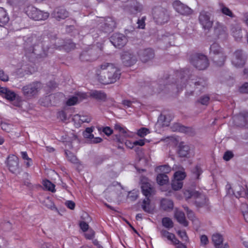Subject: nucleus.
<instances>
[{
  "mask_svg": "<svg viewBox=\"0 0 248 248\" xmlns=\"http://www.w3.org/2000/svg\"><path fill=\"white\" fill-rule=\"evenodd\" d=\"M120 75L119 69L113 64L104 62L96 68L94 78L100 83L107 85L115 82Z\"/></svg>",
  "mask_w": 248,
  "mask_h": 248,
  "instance_id": "1",
  "label": "nucleus"
},
{
  "mask_svg": "<svg viewBox=\"0 0 248 248\" xmlns=\"http://www.w3.org/2000/svg\"><path fill=\"white\" fill-rule=\"evenodd\" d=\"M210 53L213 55V61L217 65L221 66L224 64L226 56L217 44L214 43L211 46Z\"/></svg>",
  "mask_w": 248,
  "mask_h": 248,
  "instance_id": "2",
  "label": "nucleus"
},
{
  "mask_svg": "<svg viewBox=\"0 0 248 248\" xmlns=\"http://www.w3.org/2000/svg\"><path fill=\"white\" fill-rule=\"evenodd\" d=\"M26 12L29 17L35 20H46L49 16L48 13L40 11L32 6H28Z\"/></svg>",
  "mask_w": 248,
  "mask_h": 248,
  "instance_id": "3",
  "label": "nucleus"
},
{
  "mask_svg": "<svg viewBox=\"0 0 248 248\" xmlns=\"http://www.w3.org/2000/svg\"><path fill=\"white\" fill-rule=\"evenodd\" d=\"M43 85L40 82H33L22 88V91L25 95L32 97L37 95L42 89Z\"/></svg>",
  "mask_w": 248,
  "mask_h": 248,
  "instance_id": "4",
  "label": "nucleus"
},
{
  "mask_svg": "<svg viewBox=\"0 0 248 248\" xmlns=\"http://www.w3.org/2000/svg\"><path fill=\"white\" fill-rule=\"evenodd\" d=\"M153 16L154 19L158 24L164 23L169 19L167 11L161 7H157L153 9Z\"/></svg>",
  "mask_w": 248,
  "mask_h": 248,
  "instance_id": "5",
  "label": "nucleus"
},
{
  "mask_svg": "<svg viewBox=\"0 0 248 248\" xmlns=\"http://www.w3.org/2000/svg\"><path fill=\"white\" fill-rule=\"evenodd\" d=\"M191 63L198 69L202 70L206 69L209 65L207 57L202 54H197L193 56Z\"/></svg>",
  "mask_w": 248,
  "mask_h": 248,
  "instance_id": "6",
  "label": "nucleus"
},
{
  "mask_svg": "<svg viewBox=\"0 0 248 248\" xmlns=\"http://www.w3.org/2000/svg\"><path fill=\"white\" fill-rule=\"evenodd\" d=\"M200 23L204 30H209L213 25V20L211 19L210 14L206 11H202L199 16Z\"/></svg>",
  "mask_w": 248,
  "mask_h": 248,
  "instance_id": "7",
  "label": "nucleus"
},
{
  "mask_svg": "<svg viewBox=\"0 0 248 248\" xmlns=\"http://www.w3.org/2000/svg\"><path fill=\"white\" fill-rule=\"evenodd\" d=\"M246 57L241 50H236L233 54L232 62L236 67H242L245 64Z\"/></svg>",
  "mask_w": 248,
  "mask_h": 248,
  "instance_id": "8",
  "label": "nucleus"
},
{
  "mask_svg": "<svg viewBox=\"0 0 248 248\" xmlns=\"http://www.w3.org/2000/svg\"><path fill=\"white\" fill-rule=\"evenodd\" d=\"M127 39L125 36L121 33H114L110 38V42L114 46L117 47L123 46L126 43Z\"/></svg>",
  "mask_w": 248,
  "mask_h": 248,
  "instance_id": "9",
  "label": "nucleus"
},
{
  "mask_svg": "<svg viewBox=\"0 0 248 248\" xmlns=\"http://www.w3.org/2000/svg\"><path fill=\"white\" fill-rule=\"evenodd\" d=\"M175 10L183 15H188L192 13V10L186 5L183 4L179 0H175L173 3Z\"/></svg>",
  "mask_w": 248,
  "mask_h": 248,
  "instance_id": "10",
  "label": "nucleus"
},
{
  "mask_svg": "<svg viewBox=\"0 0 248 248\" xmlns=\"http://www.w3.org/2000/svg\"><path fill=\"white\" fill-rule=\"evenodd\" d=\"M214 29V35L217 38L221 40H223L226 38L227 33L226 32V29L222 24L218 22H216Z\"/></svg>",
  "mask_w": 248,
  "mask_h": 248,
  "instance_id": "11",
  "label": "nucleus"
},
{
  "mask_svg": "<svg viewBox=\"0 0 248 248\" xmlns=\"http://www.w3.org/2000/svg\"><path fill=\"white\" fill-rule=\"evenodd\" d=\"M88 97L87 93H78L75 96L70 97L66 102L68 106H74Z\"/></svg>",
  "mask_w": 248,
  "mask_h": 248,
  "instance_id": "12",
  "label": "nucleus"
},
{
  "mask_svg": "<svg viewBox=\"0 0 248 248\" xmlns=\"http://www.w3.org/2000/svg\"><path fill=\"white\" fill-rule=\"evenodd\" d=\"M6 163L9 170L13 173L18 168V158L14 155L7 157Z\"/></svg>",
  "mask_w": 248,
  "mask_h": 248,
  "instance_id": "13",
  "label": "nucleus"
},
{
  "mask_svg": "<svg viewBox=\"0 0 248 248\" xmlns=\"http://www.w3.org/2000/svg\"><path fill=\"white\" fill-rule=\"evenodd\" d=\"M141 61L144 62L152 59L155 56L153 50L150 48L140 50L139 53Z\"/></svg>",
  "mask_w": 248,
  "mask_h": 248,
  "instance_id": "14",
  "label": "nucleus"
},
{
  "mask_svg": "<svg viewBox=\"0 0 248 248\" xmlns=\"http://www.w3.org/2000/svg\"><path fill=\"white\" fill-rule=\"evenodd\" d=\"M123 63L126 66H130L136 62V57L129 52H124L121 56Z\"/></svg>",
  "mask_w": 248,
  "mask_h": 248,
  "instance_id": "15",
  "label": "nucleus"
},
{
  "mask_svg": "<svg viewBox=\"0 0 248 248\" xmlns=\"http://www.w3.org/2000/svg\"><path fill=\"white\" fill-rule=\"evenodd\" d=\"M141 188L143 194L146 198H150L154 193V188L152 185L148 182H143Z\"/></svg>",
  "mask_w": 248,
  "mask_h": 248,
  "instance_id": "16",
  "label": "nucleus"
},
{
  "mask_svg": "<svg viewBox=\"0 0 248 248\" xmlns=\"http://www.w3.org/2000/svg\"><path fill=\"white\" fill-rule=\"evenodd\" d=\"M246 186H242L240 185H235L233 186L232 192L236 198L244 197L246 195Z\"/></svg>",
  "mask_w": 248,
  "mask_h": 248,
  "instance_id": "17",
  "label": "nucleus"
},
{
  "mask_svg": "<svg viewBox=\"0 0 248 248\" xmlns=\"http://www.w3.org/2000/svg\"><path fill=\"white\" fill-rule=\"evenodd\" d=\"M68 16V12L65 9L62 8H57L53 13L54 17L58 20L65 19Z\"/></svg>",
  "mask_w": 248,
  "mask_h": 248,
  "instance_id": "18",
  "label": "nucleus"
},
{
  "mask_svg": "<svg viewBox=\"0 0 248 248\" xmlns=\"http://www.w3.org/2000/svg\"><path fill=\"white\" fill-rule=\"evenodd\" d=\"M0 93L4 94L5 98L9 101H14L16 98V94L15 93L6 88L0 87Z\"/></svg>",
  "mask_w": 248,
  "mask_h": 248,
  "instance_id": "19",
  "label": "nucleus"
},
{
  "mask_svg": "<svg viewBox=\"0 0 248 248\" xmlns=\"http://www.w3.org/2000/svg\"><path fill=\"white\" fill-rule=\"evenodd\" d=\"M174 217L177 221L184 226H188V222L186 221L185 214L181 211L176 209L175 212Z\"/></svg>",
  "mask_w": 248,
  "mask_h": 248,
  "instance_id": "20",
  "label": "nucleus"
},
{
  "mask_svg": "<svg viewBox=\"0 0 248 248\" xmlns=\"http://www.w3.org/2000/svg\"><path fill=\"white\" fill-rule=\"evenodd\" d=\"M161 237L167 238L168 240L172 242L173 244L178 243L179 240L175 237V235L165 230L160 231Z\"/></svg>",
  "mask_w": 248,
  "mask_h": 248,
  "instance_id": "21",
  "label": "nucleus"
},
{
  "mask_svg": "<svg viewBox=\"0 0 248 248\" xmlns=\"http://www.w3.org/2000/svg\"><path fill=\"white\" fill-rule=\"evenodd\" d=\"M90 94L91 97L98 100L105 101L107 99V94L101 91H93Z\"/></svg>",
  "mask_w": 248,
  "mask_h": 248,
  "instance_id": "22",
  "label": "nucleus"
},
{
  "mask_svg": "<svg viewBox=\"0 0 248 248\" xmlns=\"http://www.w3.org/2000/svg\"><path fill=\"white\" fill-rule=\"evenodd\" d=\"M104 31L106 32H110L115 27L116 23L111 17H108L104 23Z\"/></svg>",
  "mask_w": 248,
  "mask_h": 248,
  "instance_id": "23",
  "label": "nucleus"
},
{
  "mask_svg": "<svg viewBox=\"0 0 248 248\" xmlns=\"http://www.w3.org/2000/svg\"><path fill=\"white\" fill-rule=\"evenodd\" d=\"M178 154L181 157H187L190 154V147L187 145L180 144Z\"/></svg>",
  "mask_w": 248,
  "mask_h": 248,
  "instance_id": "24",
  "label": "nucleus"
},
{
  "mask_svg": "<svg viewBox=\"0 0 248 248\" xmlns=\"http://www.w3.org/2000/svg\"><path fill=\"white\" fill-rule=\"evenodd\" d=\"M212 241L216 248H220L222 245L223 238L221 234L218 233H216L212 235Z\"/></svg>",
  "mask_w": 248,
  "mask_h": 248,
  "instance_id": "25",
  "label": "nucleus"
},
{
  "mask_svg": "<svg viewBox=\"0 0 248 248\" xmlns=\"http://www.w3.org/2000/svg\"><path fill=\"white\" fill-rule=\"evenodd\" d=\"M9 18L5 10L0 7V26H3L9 21Z\"/></svg>",
  "mask_w": 248,
  "mask_h": 248,
  "instance_id": "26",
  "label": "nucleus"
},
{
  "mask_svg": "<svg viewBox=\"0 0 248 248\" xmlns=\"http://www.w3.org/2000/svg\"><path fill=\"white\" fill-rule=\"evenodd\" d=\"M195 204L197 207H206L208 206V200L204 195H200L195 201Z\"/></svg>",
  "mask_w": 248,
  "mask_h": 248,
  "instance_id": "27",
  "label": "nucleus"
},
{
  "mask_svg": "<svg viewBox=\"0 0 248 248\" xmlns=\"http://www.w3.org/2000/svg\"><path fill=\"white\" fill-rule=\"evenodd\" d=\"M173 207V203L172 201L168 199H163L161 201V207L164 210L172 209Z\"/></svg>",
  "mask_w": 248,
  "mask_h": 248,
  "instance_id": "28",
  "label": "nucleus"
},
{
  "mask_svg": "<svg viewBox=\"0 0 248 248\" xmlns=\"http://www.w3.org/2000/svg\"><path fill=\"white\" fill-rule=\"evenodd\" d=\"M169 177L165 174H159L156 177V181L160 186L166 185L169 183Z\"/></svg>",
  "mask_w": 248,
  "mask_h": 248,
  "instance_id": "29",
  "label": "nucleus"
},
{
  "mask_svg": "<svg viewBox=\"0 0 248 248\" xmlns=\"http://www.w3.org/2000/svg\"><path fill=\"white\" fill-rule=\"evenodd\" d=\"M183 183L182 181L174 178L171 182V187L174 190H178L183 187Z\"/></svg>",
  "mask_w": 248,
  "mask_h": 248,
  "instance_id": "30",
  "label": "nucleus"
},
{
  "mask_svg": "<svg viewBox=\"0 0 248 248\" xmlns=\"http://www.w3.org/2000/svg\"><path fill=\"white\" fill-rule=\"evenodd\" d=\"M162 225L166 228L170 229L173 227V223L169 217H164L162 219Z\"/></svg>",
  "mask_w": 248,
  "mask_h": 248,
  "instance_id": "31",
  "label": "nucleus"
},
{
  "mask_svg": "<svg viewBox=\"0 0 248 248\" xmlns=\"http://www.w3.org/2000/svg\"><path fill=\"white\" fill-rule=\"evenodd\" d=\"M142 209L148 213H150L152 209L150 205V199L149 198H146L143 200L141 204Z\"/></svg>",
  "mask_w": 248,
  "mask_h": 248,
  "instance_id": "32",
  "label": "nucleus"
},
{
  "mask_svg": "<svg viewBox=\"0 0 248 248\" xmlns=\"http://www.w3.org/2000/svg\"><path fill=\"white\" fill-rule=\"evenodd\" d=\"M219 7L220 11L224 15L231 17L233 16V15L232 12L228 7H226L223 4L220 3Z\"/></svg>",
  "mask_w": 248,
  "mask_h": 248,
  "instance_id": "33",
  "label": "nucleus"
},
{
  "mask_svg": "<svg viewBox=\"0 0 248 248\" xmlns=\"http://www.w3.org/2000/svg\"><path fill=\"white\" fill-rule=\"evenodd\" d=\"M43 184L44 187L47 190L52 192L55 191V185L53 184H52L50 181L47 180H44L43 181Z\"/></svg>",
  "mask_w": 248,
  "mask_h": 248,
  "instance_id": "34",
  "label": "nucleus"
},
{
  "mask_svg": "<svg viewBox=\"0 0 248 248\" xmlns=\"http://www.w3.org/2000/svg\"><path fill=\"white\" fill-rule=\"evenodd\" d=\"M65 154L68 161L74 164L78 163V159L74 154L70 151H66Z\"/></svg>",
  "mask_w": 248,
  "mask_h": 248,
  "instance_id": "35",
  "label": "nucleus"
},
{
  "mask_svg": "<svg viewBox=\"0 0 248 248\" xmlns=\"http://www.w3.org/2000/svg\"><path fill=\"white\" fill-rule=\"evenodd\" d=\"M186 176V174L184 169H183L182 170L177 171L174 174V178L181 181H182L185 178Z\"/></svg>",
  "mask_w": 248,
  "mask_h": 248,
  "instance_id": "36",
  "label": "nucleus"
},
{
  "mask_svg": "<svg viewBox=\"0 0 248 248\" xmlns=\"http://www.w3.org/2000/svg\"><path fill=\"white\" fill-rule=\"evenodd\" d=\"M150 133V132L149 129L145 127H142L137 131V134L139 137L143 138Z\"/></svg>",
  "mask_w": 248,
  "mask_h": 248,
  "instance_id": "37",
  "label": "nucleus"
},
{
  "mask_svg": "<svg viewBox=\"0 0 248 248\" xmlns=\"http://www.w3.org/2000/svg\"><path fill=\"white\" fill-rule=\"evenodd\" d=\"M21 157L25 160V163L28 167L30 166L32 164V160L29 157L26 152H21Z\"/></svg>",
  "mask_w": 248,
  "mask_h": 248,
  "instance_id": "38",
  "label": "nucleus"
},
{
  "mask_svg": "<svg viewBox=\"0 0 248 248\" xmlns=\"http://www.w3.org/2000/svg\"><path fill=\"white\" fill-rule=\"evenodd\" d=\"M192 172L193 173V179H198L200 174L202 173V171L201 168L197 166L193 169Z\"/></svg>",
  "mask_w": 248,
  "mask_h": 248,
  "instance_id": "39",
  "label": "nucleus"
},
{
  "mask_svg": "<svg viewBox=\"0 0 248 248\" xmlns=\"http://www.w3.org/2000/svg\"><path fill=\"white\" fill-rule=\"evenodd\" d=\"M170 170H171L170 167H169L168 165H166L159 166L156 169V170L157 171H160L161 172H162V173H163V174L168 173L170 171Z\"/></svg>",
  "mask_w": 248,
  "mask_h": 248,
  "instance_id": "40",
  "label": "nucleus"
},
{
  "mask_svg": "<svg viewBox=\"0 0 248 248\" xmlns=\"http://www.w3.org/2000/svg\"><path fill=\"white\" fill-rule=\"evenodd\" d=\"M93 132V129L92 127L86 128L85 131L83 133V135L85 138L87 139L93 138V134H92Z\"/></svg>",
  "mask_w": 248,
  "mask_h": 248,
  "instance_id": "41",
  "label": "nucleus"
},
{
  "mask_svg": "<svg viewBox=\"0 0 248 248\" xmlns=\"http://www.w3.org/2000/svg\"><path fill=\"white\" fill-rule=\"evenodd\" d=\"M73 121L75 123L76 127H78L81 124V115L76 114L73 117Z\"/></svg>",
  "mask_w": 248,
  "mask_h": 248,
  "instance_id": "42",
  "label": "nucleus"
},
{
  "mask_svg": "<svg viewBox=\"0 0 248 248\" xmlns=\"http://www.w3.org/2000/svg\"><path fill=\"white\" fill-rule=\"evenodd\" d=\"M114 129L123 134H125L127 131V129L122 126L120 124H115Z\"/></svg>",
  "mask_w": 248,
  "mask_h": 248,
  "instance_id": "43",
  "label": "nucleus"
},
{
  "mask_svg": "<svg viewBox=\"0 0 248 248\" xmlns=\"http://www.w3.org/2000/svg\"><path fill=\"white\" fill-rule=\"evenodd\" d=\"M210 98L207 95H205L201 97L200 99L199 102L203 105H207L209 102Z\"/></svg>",
  "mask_w": 248,
  "mask_h": 248,
  "instance_id": "44",
  "label": "nucleus"
},
{
  "mask_svg": "<svg viewBox=\"0 0 248 248\" xmlns=\"http://www.w3.org/2000/svg\"><path fill=\"white\" fill-rule=\"evenodd\" d=\"M58 117L62 121H66L68 120L66 114L63 111H61L58 112Z\"/></svg>",
  "mask_w": 248,
  "mask_h": 248,
  "instance_id": "45",
  "label": "nucleus"
},
{
  "mask_svg": "<svg viewBox=\"0 0 248 248\" xmlns=\"http://www.w3.org/2000/svg\"><path fill=\"white\" fill-rule=\"evenodd\" d=\"M185 210L186 211L188 217L192 220H194L195 218V216L194 213L192 211L189 210L187 207H184Z\"/></svg>",
  "mask_w": 248,
  "mask_h": 248,
  "instance_id": "46",
  "label": "nucleus"
},
{
  "mask_svg": "<svg viewBox=\"0 0 248 248\" xmlns=\"http://www.w3.org/2000/svg\"><path fill=\"white\" fill-rule=\"evenodd\" d=\"M0 79L3 81L6 82L8 81V76L2 70L0 69Z\"/></svg>",
  "mask_w": 248,
  "mask_h": 248,
  "instance_id": "47",
  "label": "nucleus"
},
{
  "mask_svg": "<svg viewBox=\"0 0 248 248\" xmlns=\"http://www.w3.org/2000/svg\"><path fill=\"white\" fill-rule=\"evenodd\" d=\"M45 206L49 209H53L54 208V204L53 202L49 198H47L45 201Z\"/></svg>",
  "mask_w": 248,
  "mask_h": 248,
  "instance_id": "48",
  "label": "nucleus"
},
{
  "mask_svg": "<svg viewBox=\"0 0 248 248\" xmlns=\"http://www.w3.org/2000/svg\"><path fill=\"white\" fill-rule=\"evenodd\" d=\"M177 233L178 234L182 239L183 241H187L188 237L185 231H178Z\"/></svg>",
  "mask_w": 248,
  "mask_h": 248,
  "instance_id": "49",
  "label": "nucleus"
},
{
  "mask_svg": "<svg viewBox=\"0 0 248 248\" xmlns=\"http://www.w3.org/2000/svg\"><path fill=\"white\" fill-rule=\"evenodd\" d=\"M2 130L8 132L10 131L11 125L6 123H1L0 124Z\"/></svg>",
  "mask_w": 248,
  "mask_h": 248,
  "instance_id": "50",
  "label": "nucleus"
},
{
  "mask_svg": "<svg viewBox=\"0 0 248 248\" xmlns=\"http://www.w3.org/2000/svg\"><path fill=\"white\" fill-rule=\"evenodd\" d=\"M233 154L231 151L226 152L224 155L223 158L226 161H229L233 157Z\"/></svg>",
  "mask_w": 248,
  "mask_h": 248,
  "instance_id": "51",
  "label": "nucleus"
},
{
  "mask_svg": "<svg viewBox=\"0 0 248 248\" xmlns=\"http://www.w3.org/2000/svg\"><path fill=\"white\" fill-rule=\"evenodd\" d=\"M91 121V117L88 115H81V124L83 123H89Z\"/></svg>",
  "mask_w": 248,
  "mask_h": 248,
  "instance_id": "52",
  "label": "nucleus"
},
{
  "mask_svg": "<svg viewBox=\"0 0 248 248\" xmlns=\"http://www.w3.org/2000/svg\"><path fill=\"white\" fill-rule=\"evenodd\" d=\"M145 18V17H142L141 19L138 20L137 23L139 28L143 29L144 28Z\"/></svg>",
  "mask_w": 248,
  "mask_h": 248,
  "instance_id": "53",
  "label": "nucleus"
},
{
  "mask_svg": "<svg viewBox=\"0 0 248 248\" xmlns=\"http://www.w3.org/2000/svg\"><path fill=\"white\" fill-rule=\"evenodd\" d=\"M64 48L67 50H70L75 47V44L73 42H69L68 43L64 45Z\"/></svg>",
  "mask_w": 248,
  "mask_h": 248,
  "instance_id": "54",
  "label": "nucleus"
},
{
  "mask_svg": "<svg viewBox=\"0 0 248 248\" xmlns=\"http://www.w3.org/2000/svg\"><path fill=\"white\" fill-rule=\"evenodd\" d=\"M240 91L242 93H248V83H244L240 88Z\"/></svg>",
  "mask_w": 248,
  "mask_h": 248,
  "instance_id": "55",
  "label": "nucleus"
},
{
  "mask_svg": "<svg viewBox=\"0 0 248 248\" xmlns=\"http://www.w3.org/2000/svg\"><path fill=\"white\" fill-rule=\"evenodd\" d=\"M193 193H195V192H193L192 191L189 190H186L184 192V195L186 199H189L192 197L194 196Z\"/></svg>",
  "mask_w": 248,
  "mask_h": 248,
  "instance_id": "56",
  "label": "nucleus"
},
{
  "mask_svg": "<svg viewBox=\"0 0 248 248\" xmlns=\"http://www.w3.org/2000/svg\"><path fill=\"white\" fill-rule=\"evenodd\" d=\"M201 243L202 245H206L208 243V239L206 235H202L200 238Z\"/></svg>",
  "mask_w": 248,
  "mask_h": 248,
  "instance_id": "57",
  "label": "nucleus"
},
{
  "mask_svg": "<svg viewBox=\"0 0 248 248\" xmlns=\"http://www.w3.org/2000/svg\"><path fill=\"white\" fill-rule=\"evenodd\" d=\"M65 205L69 209L73 210L75 207V203L72 201H67L65 202Z\"/></svg>",
  "mask_w": 248,
  "mask_h": 248,
  "instance_id": "58",
  "label": "nucleus"
},
{
  "mask_svg": "<svg viewBox=\"0 0 248 248\" xmlns=\"http://www.w3.org/2000/svg\"><path fill=\"white\" fill-rule=\"evenodd\" d=\"M80 227L83 232L87 231L89 228L88 224L84 221H82L80 223Z\"/></svg>",
  "mask_w": 248,
  "mask_h": 248,
  "instance_id": "59",
  "label": "nucleus"
},
{
  "mask_svg": "<svg viewBox=\"0 0 248 248\" xmlns=\"http://www.w3.org/2000/svg\"><path fill=\"white\" fill-rule=\"evenodd\" d=\"M103 132L107 136H109L113 133V130L109 127L106 126L103 129Z\"/></svg>",
  "mask_w": 248,
  "mask_h": 248,
  "instance_id": "60",
  "label": "nucleus"
},
{
  "mask_svg": "<svg viewBox=\"0 0 248 248\" xmlns=\"http://www.w3.org/2000/svg\"><path fill=\"white\" fill-rule=\"evenodd\" d=\"M145 139H141L138 140H136L134 142V144L135 145V146L139 145L142 146L145 144Z\"/></svg>",
  "mask_w": 248,
  "mask_h": 248,
  "instance_id": "61",
  "label": "nucleus"
},
{
  "mask_svg": "<svg viewBox=\"0 0 248 248\" xmlns=\"http://www.w3.org/2000/svg\"><path fill=\"white\" fill-rule=\"evenodd\" d=\"M92 140V142L93 143H100L102 141V139L101 138L99 137H96L94 138V136L93 135V138L90 139Z\"/></svg>",
  "mask_w": 248,
  "mask_h": 248,
  "instance_id": "62",
  "label": "nucleus"
},
{
  "mask_svg": "<svg viewBox=\"0 0 248 248\" xmlns=\"http://www.w3.org/2000/svg\"><path fill=\"white\" fill-rule=\"evenodd\" d=\"M125 145L126 146L131 149L133 148L134 146H135V145L134 144V142H132L130 140H127L125 142Z\"/></svg>",
  "mask_w": 248,
  "mask_h": 248,
  "instance_id": "63",
  "label": "nucleus"
},
{
  "mask_svg": "<svg viewBox=\"0 0 248 248\" xmlns=\"http://www.w3.org/2000/svg\"><path fill=\"white\" fill-rule=\"evenodd\" d=\"M123 104L128 107H131L132 102L130 101L127 100H124L123 101Z\"/></svg>",
  "mask_w": 248,
  "mask_h": 248,
  "instance_id": "64",
  "label": "nucleus"
}]
</instances>
